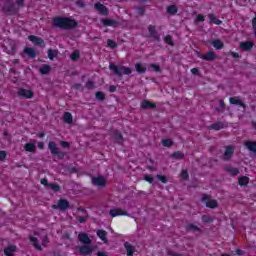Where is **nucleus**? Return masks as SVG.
I'll use <instances>...</instances> for the list:
<instances>
[{"instance_id":"f257e3e1","label":"nucleus","mask_w":256,"mask_h":256,"mask_svg":"<svg viewBox=\"0 0 256 256\" xmlns=\"http://www.w3.org/2000/svg\"><path fill=\"white\" fill-rule=\"evenodd\" d=\"M54 25L60 29H73L77 27V22L70 18H55Z\"/></svg>"},{"instance_id":"f03ea898","label":"nucleus","mask_w":256,"mask_h":256,"mask_svg":"<svg viewBox=\"0 0 256 256\" xmlns=\"http://www.w3.org/2000/svg\"><path fill=\"white\" fill-rule=\"evenodd\" d=\"M109 69L115 73V75H119V77H123V75H131L132 70L129 67H125L123 65L117 66L113 63H110Z\"/></svg>"},{"instance_id":"7ed1b4c3","label":"nucleus","mask_w":256,"mask_h":256,"mask_svg":"<svg viewBox=\"0 0 256 256\" xmlns=\"http://www.w3.org/2000/svg\"><path fill=\"white\" fill-rule=\"evenodd\" d=\"M48 149L52 155H58L59 159H63L65 157V154L59 151L57 144L53 141L48 143Z\"/></svg>"},{"instance_id":"20e7f679","label":"nucleus","mask_w":256,"mask_h":256,"mask_svg":"<svg viewBox=\"0 0 256 256\" xmlns=\"http://www.w3.org/2000/svg\"><path fill=\"white\" fill-rule=\"evenodd\" d=\"M69 201L65 199H60L58 201V204H55L52 206V209H59L60 211H66V209H69Z\"/></svg>"},{"instance_id":"39448f33","label":"nucleus","mask_w":256,"mask_h":256,"mask_svg":"<svg viewBox=\"0 0 256 256\" xmlns=\"http://www.w3.org/2000/svg\"><path fill=\"white\" fill-rule=\"evenodd\" d=\"M92 183L96 187H105L107 180L103 176L92 177Z\"/></svg>"},{"instance_id":"423d86ee","label":"nucleus","mask_w":256,"mask_h":256,"mask_svg":"<svg viewBox=\"0 0 256 256\" xmlns=\"http://www.w3.org/2000/svg\"><path fill=\"white\" fill-rule=\"evenodd\" d=\"M18 96L22 99H33V91L21 88L18 90Z\"/></svg>"},{"instance_id":"0eeeda50","label":"nucleus","mask_w":256,"mask_h":256,"mask_svg":"<svg viewBox=\"0 0 256 256\" xmlns=\"http://www.w3.org/2000/svg\"><path fill=\"white\" fill-rule=\"evenodd\" d=\"M109 215L112 217H121L127 215V212L121 208H112L109 211Z\"/></svg>"},{"instance_id":"6e6552de","label":"nucleus","mask_w":256,"mask_h":256,"mask_svg":"<svg viewBox=\"0 0 256 256\" xmlns=\"http://www.w3.org/2000/svg\"><path fill=\"white\" fill-rule=\"evenodd\" d=\"M80 255H91L93 253V247L89 244H85L84 246L78 247Z\"/></svg>"},{"instance_id":"1a4fd4ad","label":"nucleus","mask_w":256,"mask_h":256,"mask_svg":"<svg viewBox=\"0 0 256 256\" xmlns=\"http://www.w3.org/2000/svg\"><path fill=\"white\" fill-rule=\"evenodd\" d=\"M78 241H80V243L83 245H91V238H89V235L86 233H80L78 235Z\"/></svg>"},{"instance_id":"9d476101","label":"nucleus","mask_w":256,"mask_h":256,"mask_svg":"<svg viewBox=\"0 0 256 256\" xmlns=\"http://www.w3.org/2000/svg\"><path fill=\"white\" fill-rule=\"evenodd\" d=\"M29 41H31L32 43H34L35 45H39V47H45V41H43V39L37 37V36H29L28 37Z\"/></svg>"},{"instance_id":"9b49d317","label":"nucleus","mask_w":256,"mask_h":256,"mask_svg":"<svg viewBox=\"0 0 256 256\" xmlns=\"http://www.w3.org/2000/svg\"><path fill=\"white\" fill-rule=\"evenodd\" d=\"M204 203L206 207H209L210 209H215L217 207V202L207 196L203 197Z\"/></svg>"},{"instance_id":"f8f14e48","label":"nucleus","mask_w":256,"mask_h":256,"mask_svg":"<svg viewBox=\"0 0 256 256\" xmlns=\"http://www.w3.org/2000/svg\"><path fill=\"white\" fill-rule=\"evenodd\" d=\"M234 151H235V148L233 146H228L224 152V156H223L224 161H229Z\"/></svg>"},{"instance_id":"ddd939ff","label":"nucleus","mask_w":256,"mask_h":256,"mask_svg":"<svg viewBox=\"0 0 256 256\" xmlns=\"http://www.w3.org/2000/svg\"><path fill=\"white\" fill-rule=\"evenodd\" d=\"M254 45L255 44L252 41L241 42L240 49H242V51H251V49H253Z\"/></svg>"},{"instance_id":"4468645a","label":"nucleus","mask_w":256,"mask_h":256,"mask_svg":"<svg viewBox=\"0 0 256 256\" xmlns=\"http://www.w3.org/2000/svg\"><path fill=\"white\" fill-rule=\"evenodd\" d=\"M17 251V246L9 245L4 249V255L6 256H15L13 253Z\"/></svg>"},{"instance_id":"2eb2a0df","label":"nucleus","mask_w":256,"mask_h":256,"mask_svg":"<svg viewBox=\"0 0 256 256\" xmlns=\"http://www.w3.org/2000/svg\"><path fill=\"white\" fill-rule=\"evenodd\" d=\"M229 102H230L231 105H239V107H243V109H245V107H247V106L245 105V103H243V101H241V100L239 99V97H231V98L229 99Z\"/></svg>"},{"instance_id":"dca6fc26","label":"nucleus","mask_w":256,"mask_h":256,"mask_svg":"<svg viewBox=\"0 0 256 256\" xmlns=\"http://www.w3.org/2000/svg\"><path fill=\"white\" fill-rule=\"evenodd\" d=\"M101 23L105 27H117V25H119L117 21L111 19H101Z\"/></svg>"},{"instance_id":"f3484780","label":"nucleus","mask_w":256,"mask_h":256,"mask_svg":"<svg viewBox=\"0 0 256 256\" xmlns=\"http://www.w3.org/2000/svg\"><path fill=\"white\" fill-rule=\"evenodd\" d=\"M216 55L215 52L210 51L207 54L200 55V59H204V61H214Z\"/></svg>"},{"instance_id":"a211bd4d","label":"nucleus","mask_w":256,"mask_h":256,"mask_svg":"<svg viewBox=\"0 0 256 256\" xmlns=\"http://www.w3.org/2000/svg\"><path fill=\"white\" fill-rule=\"evenodd\" d=\"M94 7L96 11H98V13H100L101 15H107V7H105V5L101 3H96Z\"/></svg>"},{"instance_id":"6ab92c4d","label":"nucleus","mask_w":256,"mask_h":256,"mask_svg":"<svg viewBox=\"0 0 256 256\" xmlns=\"http://www.w3.org/2000/svg\"><path fill=\"white\" fill-rule=\"evenodd\" d=\"M148 31L150 33V36L153 37V39L159 41L161 36L159 35V33H157V30H155V26H149Z\"/></svg>"},{"instance_id":"aec40b11","label":"nucleus","mask_w":256,"mask_h":256,"mask_svg":"<svg viewBox=\"0 0 256 256\" xmlns=\"http://www.w3.org/2000/svg\"><path fill=\"white\" fill-rule=\"evenodd\" d=\"M245 146L248 151H252V153H256V142L246 141Z\"/></svg>"},{"instance_id":"412c9836","label":"nucleus","mask_w":256,"mask_h":256,"mask_svg":"<svg viewBox=\"0 0 256 256\" xmlns=\"http://www.w3.org/2000/svg\"><path fill=\"white\" fill-rule=\"evenodd\" d=\"M135 69H136L137 73L143 74V73H145V71H147V66L143 63H136Z\"/></svg>"},{"instance_id":"4be33fe9","label":"nucleus","mask_w":256,"mask_h":256,"mask_svg":"<svg viewBox=\"0 0 256 256\" xmlns=\"http://www.w3.org/2000/svg\"><path fill=\"white\" fill-rule=\"evenodd\" d=\"M124 247L127 251V256H133V254L135 253V247H133L131 244H129L128 242H126L124 244Z\"/></svg>"},{"instance_id":"5701e85b","label":"nucleus","mask_w":256,"mask_h":256,"mask_svg":"<svg viewBox=\"0 0 256 256\" xmlns=\"http://www.w3.org/2000/svg\"><path fill=\"white\" fill-rule=\"evenodd\" d=\"M141 107H142V109H149V107L151 109H155L156 105H155V103L149 102L148 100H144L141 103Z\"/></svg>"},{"instance_id":"b1692460","label":"nucleus","mask_w":256,"mask_h":256,"mask_svg":"<svg viewBox=\"0 0 256 256\" xmlns=\"http://www.w3.org/2000/svg\"><path fill=\"white\" fill-rule=\"evenodd\" d=\"M97 235H98L99 239H101V241H103L104 243H107V231L98 230Z\"/></svg>"},{"instance_id":"393cba45","label":"nucleus","mask_w":256,"mask_h":256,"mask_svg":"<svg viewBox=\"0 0 256 256\" xmlns=\"http://www.w3.org/2000/svg\"><path fill=\"white\" fill-rule=\"evenodd\" d=\"M63 121L64 123H68V125H71V123H73V115H71V113L69 112L64 113Z\"/></svg>"},{"instance_id":"a878e982","label":"nucleus","mask_w":256,"mask_h":256,"mask_svg":"<svg viewBox=\"0 0 256 256\" xmlns=\"http://www.w3.org/2000/svg\"><path fill=\"white\" fill-rule=\"evenodd\" d=\"M208 19L210 20V23H214V25H221V23H223L221 20L215 17V14H208Z\"/></svg>"},{"instance_id":"bb28decb","label":"nucleus","mask_w":256,"mask_h":256,"mask_svg":"<svg viewBox=\"0 0 256 256\" xmlns=\"http://www.w3.org/2000/svg\"><path fill=\"white\" fill-rule=\"evenodd\" d=\"M24 53H26V55H27L28 57H31L32 59L35 58L36 55H37V54L35 53V49L29 48V47H27V48L24 49Z\"/></svg>"},{"instance_id":"cd10ccee","label":"nucleus","mask_w":256,"mask_h":256,"mask_svg":"<svg viewBox=\"0 0 256 256\" xmlns=\"http://www.w3.org/2000/svg\"><path fill=\"white\" fill-rule=\"evenodd\" d=\"M25 151H28L29 153H35L36 147L35 144L33 143H27L24 146Z\"/></svg>"},{"instance_id":"c85d7f7f","label":"nucleus","mask_w":256,"mask_h":256,"mask_svg":"<svg viewBox=\"0 0 256 256\" xmlns=\"http://www.w3.org/2000/svg\"><path fill=\"white\" fill-rule=\"evenodd\" d=\"M212 45L214 48H216L218 50L223 49V47H224L223 41H221L219 39L212 41Z\"/></svg>"},{"instance_id":"c756f323","label":"nucleus","mask_w":256,"mask_h":256,"mask_svg":"<svg viewBox=\"0 0 256 256\" xmlns=\"http://www.w3.org/2000/svg\"><path fill=\"white\" fill-rule=\"evenodd\" d=\"M51 71V66L44 64L42 67H40V73H42V75H47V73H49Z\"/></svg>"},{"instance_id":"7c9ffc66","label":"nucleus","mask_w":256,"mask_h":256,"mask_svg":"<svg viewBox=\"0 0 256 256\" xmlns=\"http://www.w3.org/2000/svg\"><path fill=\"white\" fill-rule=\"evenodd\" d=\"M238 183L241 185V187H243L249 183V178L246 176H241L238 180Z\"/></svg>"},{"instance_id":"2f4dec72","label":"nucleus","mask_w":256,"mask_h":256,"mask_svg":"<svg viewBox=\"0 0 256 256\" xmlns=\"http://www.w3.org/2000/svg\"><path fill=\"white\" fill-rule=\"evenodd\" d=\"M226 171L230 173V175H239V169L233 168L231 166L226 167Z\"/></svg>"},{"instance_id":"473e14b6","label":"nucleus","mask_w":256,"mask_h":256,"mask_svg":"<svg viewBox=\"0 0 256 256\" xmlns=\"http://www.w3.org/2000/svg\"><path fill=\"white\" fill-rule=\"evenodd\" d=\"M186 230L193 231L194 233L197 232V231H201V229L198 226L194 225V224H188L186 226Z\"/></svg>"},{"instance_id":"72a5a7b5","label":"nucleus","mask_w":256,"mask_h":256,"mask_svg":"<svg viewBox=\"0 0 256 256\" xmlns=\"http://www.w3.org/2000/svg\"><path fill=\"white\" fill-rule=\"evenodd\" d=\"M30 241H31V243H33L35 249H37L38 251H41V245H39V243L37 242L36 237L31 236Z\"/></svg>"},{"instance_id":"f704fd0d","label":"nucleus","mask_w":256,"mask_h":256,"mask_svg":"<svg viewBox=\"0 0 256 256\" xmlns=\"http://www.w3.org/2000/svg\"><path fill=\"white\" fill-rule=\"evenodd\" d=\"M167 13H169V15H175L177 13V6L175 5H171L167 8Z\"/></svg>"},{"instance_id":"c9c22d12","label":"nucleus","mask_w":256,"mask_h":256,"mask_svg":"<svg viewBox=\"0 0 256 256\" xmlns=\"http://www.w3.org/2000/svg\"><path fill=\"white\" fill-rule=\"evenodd\" d=\"M183 157H185V154H183V152H179V151H177V152H174L173 154H172V159H183Z\"/></svg>"},{"instance_id":"e433bc0d","label":"nucleus","mask_w":256,"mask_h":256,"mask_svg":"<svg viewBox=\"0 0 256 256\" xmlns=\"http://www.w3.org/2000/svg\"><path fill=\"white\" fill-rule=\"evenodd\" d=\"M55 57H57V51L56 50H52L49 49L48 50V58L53 61V59H55Z\"/></svg>"},{"instance_id":"4c0bfd02","label":"nucleus","mask_w":256,"mask_h":256,"mask_svg":"<svg viewBox=\"0 0 256 256\" xmlns=\"http://www.w3.org/2000/svg\"><path fill=\"white\" fill-rule=\"evenodd\" d=\"M203 223H213V217L209 215H203L202 216Z\"/></svg>"},{"instance_id":"58836bf2","label":"nucleus","mask_w":256,"mask_h":256,"mask_svg":"<svg viewBox=\"0 0 256 256\" xmlns=\"http://www.w3.org/2000/svg\"><path fill=\"white\" fill-rule=\"evenodd\" d=\"M165 43H167V45H171L174 46L175 44L173 43V37H171V35H167L164 38Z\"/></svg>"},{"instance_id":"ea45409f","label":"nucleus","mask_w":256,"mask_h":256,"mask_svg":"<svg viewBox=\"0 0 256 256\" xmlns=\"http://www.w3.org/2000/svg\"><path fill=\"white\" fill-rule=\"evenodd\" d=\"M205 21V16L203 14H198L194 19V23H203Z\"/></svg>"},{"instance_id":"a19ab883","label":"nucleus","mask_w":256,"mask_h":256,"mask_svg":"<svg viewBox=\"0 0 256 256\" xmlns=\"http://www.w3.org/2000/svg\"><path fill=\"white\" fill-rule=\"evenodd\" d=\"M162 145L164 147H171V145H173V141L171 139H164L162 140Z\"/></svg>"},{"instance_id":"79ce46f5","label":"nucleus","mask_w":256,"mask_h":256,"mask_svg":"<svg viewBox=\"0 0 256 256\" xmlns=\"http://www.w3.org/2000/svg\"><path fill=\"white\" fill-rule=\"evenodd\" d=\"M211 129H214L215 131H220V129H223V124L216 123L211 126Z\"/></svg>"},{"instance_id":"37998d69","label":"nucleus","mask_w":256,"mask_h":256,"mask_svg":"<svg viewBox=\"0 0 256 256\" xmlns=\"http://www.w3.org/2000/svg\"><path fill=\"white\" fill-rule=\"evenodd\" d=\"M107 45L108 47H110L111 49H115V47H117V43H115V41L108 39L107 41Z\"/></svg>"},{"instance_id":"c03bdc74","label":"nucleus","mask_w":256,"mask_h":256,"mask_svg":"<svg viewBox=\"0 0 256 256\" xmlns=\"http://www.w3.org/2000/svg\"><path fill=\"white\" fill-rule=\"evenodd\" d=\"M49 189H52V191H59L60 187L57 184L51 183L48 184Z\"/></svg>"},{"instance_id":"a18cd8bd","label":"nucleus","mask_w":256,"mask_h":256,"mask_svg":"<svg viewBox=\"0 0 256 256\" xmlns=\"http://www.w3.org/2000/svg\"><path fill=\"white\" fill-rule=\"evenodd\" d=\"M71 59H72V61H77V59H79V51H74L71 54Z\"/></svg>"},{"instance_id":"49530a36","label":"nucleus","mask_w":256,"mask_h":256,"mask_svg":"<svg viewBox=\"0 0 256 256\" xmlns=\"http://www.w3.org/2000/svg\"><path fill=\"white\" fill-rule=\"evenodd\" d=\"M156 178L158 181H161V183H167V177L165 176L156 175Z\"/></svg>"},{"instance_id":"de8ad7c7","label":"nucleus","mask_w":256,"mask_h":256,"mask_svg":"<svg viewBox=\"0 0 256 256\" xmlns=\"http://www.w3.org/2000/svg\"><path fill=\"white\" fill-rule=\"evenodd\" d=\"M11 9H13V4H11V2H6L4 11H11Z\"/></svg>"},{"instance_id":"09e8293b","label":"nucleus","mask_w":256,"mask_h":256,"mask_svg":"<svg viewBox=\"0 0 256 256\" xmlns=\"http://www.w3.org/2000/svg\"><path fill=\"white\" fill-rule=\"evenodd\" d=\"M115 139H117L118 143H123V135L121 133H116Z\"/></svg>"},{"instance_id":"8fccbe9b","label":"nucleus","mask_w":256,"mask_h":256,"mask_svg":"<svg viewBox=\"0 0 256 256\" xmlns=\"http://www.w3.org/2000/svg\"><path fill=\"white\" fill-rule=\"evenodd\" d=\"M96 99H99L100 101H103V99H105V94H103V92H97L96 93Z\"/></svg>"},{"instance_id":"3c124183","label":"nucleus","mask_w":256,"mask_h":256,"mask_svg":"<svg viewBox=\"0 0 256 256\" xmlns=\"http://www.w3.org/2000/svg\"><path fill=\"white\" fill-rule=\"evenodd\" d=\"M6 157H7V152L0 151V161H5Z\"/></svg>"},{"instance_id":"603ef678","label":"nucleus","mask_w":256,"mask_h":256,"mask_svg":"<svg viewBox=\"0 0 256 256\" xmlns=\"http://www.w3.org/2000/svg\"><path fill=\"white\" fill-rule=\"evenodd\" d=\"M150 67H152L156 72L161 71V68L157 64H151Z\"/></svg>"},{"instance_id":"864d4df0","label":"nucleus","mask_w":256,"mask_h":256,"mask_svg":"<svg viewBox=\"0 0 256 256\" xmlns=\"http://www.w3.org/2000/svg\"><path fill=\"white\" fill-rule=\"evenodd\" d=\"M182 179H187L189 177V174L187 173V170H183L181 173Z\"/></svg>"},{"instance_id":"5fc2aeb1","label":"nucleus","mask_w":256,"mask_h":256,"mask_svg":"<svg viewBox=\"0 0 256 256\" xmlns=\"http://www.w3.org/2000/svg\"><path fill=\"white\" fill-rule=\"evenodd\" d=\"M145 181H147L148 183H153V181H155V179L151 176H146Z\"/></svg>"},{"instance_id":"6e6d98bb","label":"nucleus","mask_w":256,"mask_h":256,"mask_svg":"<svg viewBox=\"0 0 256 256\" xmlns=\"http://www.w3.org/2000/svg\"><path fill=\"white\" fill-rule=\"evenodd\" d=\"M60 145H61L62 147H64V148H67V147H69V142L61 141V142H60Z\"/></svg>"},{"instance_id":"4d7b16f0","label":"nucleus","mask_w":256,"mask_h":256,"mask_svg":"<svg viewBox=\"0 0 256 256\" xmlns=\"http://www.w3.org/2000/svg\"><path fill=\"white\" fill-rule=\"evenodd\" d=\"M41 184L44 185L45 187H49V183L47 182V179H42Z\"/></svg>"},{"instance_id":"13d9d810","label":"nucleus","mask_w":256,"mask_h":256,"mask_svg":"<svg viewBox=\"0 0 256 256\" xmlns=\"http://www.w3.org/2000/svg\"><path fill=\"white\" fill-rule=\"evenodd\" d=\"M230 55H232V57H234L235 59H239V53L237 52H230Z\"/></svg>"},{"instance_id":"bf43d9fd","label":"nucleus","mask_w":256,"mask_h":256,"mask_svg":"<svg viewBox=\"0 0 256 256\" xmlns=\"http://www.w3.org/2000/svg\"><path fill=\"white\" fill-rule=\"evenodd\" d=\"M191 73H192L193 75H197V74L199 73V69L193 68V69H191Z\"/></svg>"},{"instance_id":"052dcab7","label":"nucleus","mask_w":256,"mask_h":256,"mask_svg":"<svg viewBox=\"0 0 256 256\" xmlns=\"http://www.w3.org/2000/svg\"><path fill=\"white\" fill-rule=\"evenodd\" d=\"M42 245L43 247H45V245H47V236H44L42 239Z\"/></svg>"},{"instance_id":"680f3d73","label":"nucleus","mask_w":256,"mask_h":256,"mask_svg":"<svg viewBox=\"0 0 256 256\" xmlns=\"http://www.w3.org/2000/svg\"><path fill=\"white\" fill-rule=\"evenodd\" d=\"M79 223H85L86 219L85 217H78Z\"/></svg>"},{"instance_id":"e2e57ef3","label":"nucleus","mask_w":256,"mask_h":256,"mask_svg":"<svg viewBox=\"0 0 256 256\" xmlns=\"http://www.w3.org/2000/svg\"><path fill=\"white\" fill-rule=\"evenodd\" d=\"M219 105H220L221 109L225 108V102H223V100L219 101Z\"/></svg>"},{"instance_id":"0e129e2a","label":"nucleus","mask_w":256,"mask_h":256,"mask_svg":"<svg viewBox=\"0 0 256 256\" xmlns=\"http://www.w3.org/2000/svg\"><path fill=\"white\" fill-rule=\"evenodd\" d=\"M38 147H39L40 149H44L45 144H44L43 142H39V143H38Z\"/></svg>"},{"instance_id":"69168bd1","label":"nucleus","mask_w":256,"mask_h":256,"mask_svg":"<svg viewBox=\"0 0 256 256\" xmlns=\"http://www.w3.org/2000/svg\"><path fill=\"white\" fill-rule=\"evenodd\" d=\"M116 89L115 86H110V93H115Z\"/></svg>"},{"instance_id":"338daca9","label":"nucleus","mask_w":256,"mask_h":256,"mask_svg":"<svg viewBox=\"0 0 256 256\" xmlns=\"http://www.w3.org/2000/svg\"><path fill=\"white\" fill-rule=\"evenodd\" d=\"M97 256H107V254L105 252H98Z\"/></svg>"},{"instance_id":"774afa93","label":"nucleus","mask_w":256,"mask_h":256,"mask_svg":"<svg viewBox=\"0 0 256 256\" xmlns=\"http://www.w3.org/2000/svg\"><path fill=\"white\" fill-rule=\"evenodd\" d=\"M23 1H25V0H16V3H17L18 5H23Z\"/></svg>"}]
</instances>
